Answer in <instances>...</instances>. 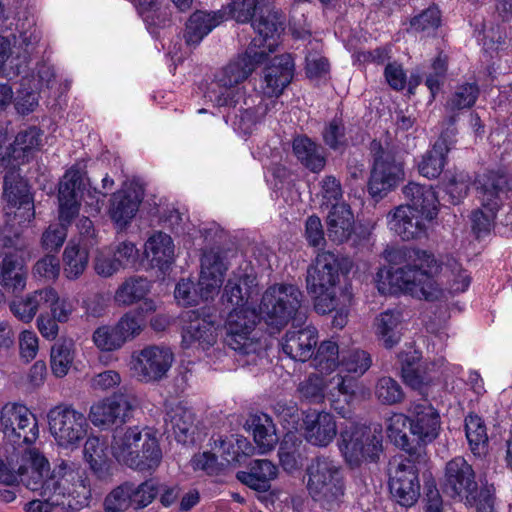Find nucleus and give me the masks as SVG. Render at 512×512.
<instances>
[{
	"mask_svg": "<svg viewBox=\"0 0 512 512\" xmlns=\"http://www.w3.org/2000/svg\"><path fill=\"white\" fill-rule=\"evenodd\" d=\"M84 456L95 474L105 479L108 476L107 454L104 443L97 437H90L84 446Z\"/></svg>",
	"mask_w": 512,
	"mask_h": 512,
	"instance_id": "obj_54",
	"label": "nucleus"
},
{
	"mask_svg": "<svg viewBox=\"0 0 512 512\" xmlns=\"http://www.w3.org/2000/svg\"><path fill=\"white\" fill-rule=\"evenodd\" d=\"M338 433L335 416L327 411L312 410L303 418V435L308 443L316 447H327Z\"/></svg>",
	"mask_w": 512,
	"mask_h": 512,
	"instance_id": "obj_28",
	"label": "nucleus"
},
{
	"mask_svg": "<svg viewBox=\"0 0 512 512\" xmlns=\"http://www.w3.org/2000/svg\"><path fill=\"white\" fill-rule=\"evenodd\" d=\"M45 297V306L49 308V314L60 323H67L75 311V303L67 297H61L58 292L51 287H46Z\"/></svg>",
	"mask_w": 512,
	"mask_h": 512,
	"instance_id": "obj_57",
	"label": "nucleus"
},
{
	"mask_svg": "<svg viewBox=\"0 0 512 512\" xmlns=\"http://www.w3.org/2000/svg\"><path fill=\"white\" fill-rule=\"evenodd\" d=\"M70 170H77L81 175L80 180V188L77 189V201L80 204V200L85 202V205L88 208V212L93 214H98L101 209V205L103 203V198L106 195V191L110 190L114 184L113 179H111L108 175H106L102 179V188L104 191H99L96 188H91L90 183H88L89 188H86L85 179L83 177L82 172L77 168H71Z\"/></svg>",
	"mask_w": 512,
	"mask_h": 512,
	"instance_id": "obj_53",
	"label": "nucleus"
},
{
	"mask_svg": "<svg viewBox=\"0 0 512 512\" xmlns=\"http://www.w3.org/2000/svg\"><path fill=\"white\" fill-rule=\"evenodd\" d=\"M306 289L317 313L335 312L333 327L346 326L353 293L350 286L341 284V263L335 254L321 252L316 256L307 268Z\"/></svg>",
	"mask_w": 512,
	"mask_h": 512,
	"instance_id": "obj_5",
	"label": "nucleus"
},
{
	"mask_svg": "<svg viewBox=\"0 0 512 512\" xmlns=\"http://www.w3.org/2000/svg\"><path fill=\"white\" fill-rule=\"evenodd\" d=\"M441 24V14L437 7L430 6L410 21V28L417 33L433 34Z\"/></svg>",
	"mask_w": 512,
	"mask_h": 512,
	"instance_id": "obj_62",
	"label": "nucleus"
},
{
	"mask_svg": "<svg viewBox=\"0 0 512 512\" xmlns=\"http://www.w3.org/2000/svg\"><path fill=\"white\" fill-rule=\"evenodd\" d=\"M386 258L398 268L378 270L375 282L381 294H408L428 302H442L468 289L470 276L454 259L439 262L434 255L414 248L387 252Z\"/></svg>",
	"mask_w": 512,
	"mask_h": 512,
	"instance_id": "obj_1",
	"label": "nucleus"
},
{
	"mask_svg": "<svg viewBox=\"0 0 512 512\" xmlns=\"http://www.w3.org/2000/svg\"><path fill=\"white\" fill-rule=\"evenodd\" d=\"M156 484L151 481L141 483L124 482L112 489L104 499L105 512L138 511L149 506L157 496Z\"/></svg>",
	"mask_w": 512,
	"mask_h": 512,
	"instance_id": "obj_18",
	"label": "nucleus"
},
{
	"mask_svg": "<svg viewBox=\"0 0 512 512\" xmlns=\"http://www.w3.org/2000/svg\"><path fill=\"white\" fill-rule=\"evenodd\" d=\"M507 179L503 175L492 173L481 188L482 209L473 212L472 229L477 237L488 233L492 227L496 212L506 194Z\"/></svg>",
	"mask_w": 512,
	"mask_h": 512,
	"instance_id": "obj_20",
	"label": "nucleus"
},
{
	"mask_svg": "<svg viewBox=\"0 0 512 512\" xmlns=\"http://www.w3.org/2000/svg\"><path fill=\"white\" fill-rule=\"evenodd\" d=\"M76 356L75 342L72 339L63 338L58 340L50 352V368L52 374L57 378L65 377L74 362Z\"/></svg>",
	"mask_w": 512,
	"mask_h": 512,
	"instance_id": "obj_46",
	"label": "nucleus"
},
{
	"mask_svg": "<svg viewBox=\"0 0 512 512\" xmlns=\"http://www.w3.org/2000/svg\"><path fill=\"white\" fill-rule=\"evenodd\" d=\"M258 321L259 314L254 307L233 308L225 324L229 347L243 354L257 353L261 344L253 332Z\"/></svg>",
	"mask_w": 512,
	"mask_h": 512,
	"instance_id": "obj_17",
	"label": "nucleus"
},
{
	"mask_svg": "<svg viewBox=\"0 0 512 512\" xmlns=\"http://www.w3.org/2000/svg\"><path fill=\"white\" fill-rule=\"evenodd\" d=\"M38 87L32 85V80L23 78L15 98V108L18 113L25 115L35 110L38 105Z\"/></svg>",
	"mask_w": 512,
	"mask_h": 512,
	"instance_id": "obj_61",
	"label": "nucleus"
},
{
	"mask_svg": "<svg viewBox=\"0 0 512 512\" xmlns=\"http://www.w3.org/2000/svg\"><path fill=\"white\" fill-rule=\"evenodd\" d=\"M294 74V61L289 54L275 56L264 69L261 83V92L269 103L260 102L255 109H247L236 114L233 120L234 129L248 134L255 124L269 111V105L275 106L277 102L273 98L279 97L284 88L291 82Z\"/></svg>",
	"mask_w": 512,
	"mask_h": 512,
	"instance_id": "obj_7",
	"label": "nucleus"
},
{
	"mask_svg": "<svg viewBox=\"0 0 512 512\" xmlns=\"http://www.w3.org/2000/svg\"><path fill=\"white\" fill-rule=\"evenodd\" d=\"M46 287L35 290L10 302L11 313L21 322L30 323L42 306H45Z\"/></svg>",
	"mask_w": 512,
	"mask_h": 512,
	"instance_id": "obj_47",
	"label": "nucleus"
},
{
	"mask_svg": "<svg viewBox=\"0 0 512 512\" xmlns=\"http://www.w3.org/2000/svg\"><path fill=\"white\" fill-rule=\"evenodd\" d=\"M479 95V88L474 83H466L457 87L446 104V110L454 112L472 107Z\"/></svg>",
	"mask_w": 512,
	"mask_h": 512,
	"instance_id": "obj_60",
	"label": "nucleus"
},
{
	"mask_svg": "<svg viewBox=\"0 0 512 512\" xmlns=\"http://www.w3.org/2000/svg\"><path fill=\"white\" fill-rule=\"evenodd\" d=\"M136 407L137 399L134 395L124 392L113 393L92 403L88 419L93 426L109 430L129 421Z\"/></svg>",
	"mask_w": 512,
	"mask_h": 512,
	"instance_id": "obj_16",
	"label": "nucleus"
},
{
	"mask_svg": "<svg viewBox=\"0 0 512 512\" xmlns=\"http://www.w3.org/2000/svg\"><path fill=\"white\" fill-rule=\"evenodd\" d=\"M302 292L293 284H274L263 294L260 313L265 322L280 330L292 319L302 321L305 315L300 311Z\"/></svg>",
	"mask_w": 512,
	"mask_h": 512,
	"instance_id": "obj_10",
	"label": "nucleus"
},
{
	"mask_svg": "<svg viewBox=\"0 0 512 512\" xmlns=\"http://www.w3.org/2000/svg\"><path fill=\"white\" fill-rule=\"evenodd\" d=\"M224 21V13L217 12H194L187 24L185 39L189 45L199 44L215 27Z\"/></svg>",
	"mask_w": 512,
	"mask_h": 512,
	"instance_id": "obj_37",
	"label": "nucleus"
},
{
	"mask_svg": "<svg viewBox=\"0 0 512 512\" xmlns=\"http://www.w3.org/2000/svg\"><path fill=\"white\" fill-rule=\"evenodd\" d=\"M41 146V132L31 127L19 132L8 151L11 163L4 176L3 198L6 202L4 211L6 225L2 231L3 245H13L10 235L18 236L20 229L27 227L34 219L33 199L28 184L23 180L16 168L37 151Z\"/></svg>",
	"mask_w": 512,
	"mask_h": 512,
	"instance_id": "obj_4",
	"label": "nucleus"
},
{
	"mask_svg": "<svg viewBox=\"0 0 512 512\" xmlns=\"http://www.w3.org/2000/svg\"><path fill=\"white\" fill-rule=\"evenodd\" d=\"M227 265L218 252L213 250L203 254L198 291L189 279H182L175 288V299L182 306L199 304L200 300H210L218 295L222 286Z\"/></svg>",
	"mask_w": 512,
	"mask_h": 512,
	"instance_id": "obj_9",
	"label": "nucleus"
},
{
	"mask_svg": "<svg viewBox=\"0 0 512 512\" xmlns=\"http://www.w3.org/2000/svg\"><path fill=\"white\" fill-rule=\"evenodd\" d=\"M445 489L452 496L473 505L477 502V483L472 466L462 457L449 461L445 471Z\"/></svg>",
	"mask_w": 512,
	"mask_h": 512,
	"instance_id": "obj_21",
	"label": "nucleus"
},
{
	"mask_svg": "<svg viewBox=\"0 0 512 512\" xmlns=\"http://www.w3.org/2000/svg\"><path fill=\"white\" fill-rule=\"evenodd\" d=\"M431 220L414 211L410 205H400L387 215L388 228L405 241L425 236Z\"/></svg>",
	"mask_w": 512,
	"mask_h": 512,
	"instance_id": "obj_25",
	"label": "nucleus"
},
{
	"mask_svg": "<svg viewBox=\"0 0 512 512\" xmlns=\"http://www.w3.org/2000/svg\"><path fill=\"white\" fill-rule=\"evenodd\" d=\"M278 475V468L266 459L255 460L249 472L240 471L237 479L250 488L258 491H266L270 482Z\"/></svg>",
	"mask_w": 512,
	"mask_h": 512,
	"instance_id": "obj_40",
	"label": "nucleus"
},
{
	"mask_svg": "<svg viewBox=\"0 0 512 512\" xmlns=\"http://www.w3.org/2000/svg\"><path fill=\"white\" fill-rule=\"evenodd\" d=\"M111 450L119 463L140 471L156 468L162 459L154 433L139 426L117 431L113 436Z\"/></svg>",
	"mask_w": 512,
	"mask_h": 512,
	"instance_id": "obj_6",
	"label": "nucleus"
},
{
	"mask_svg": "<svg viewBox=\"0 0 512 512\" xmlns=\"http://www.w3.org/2000/svg\"><path fill=\"white\" fill-rule=\"evenodd\" d=\"M382 431L378 427L351 424L340 432L339 450L351 467L376 462L383 451Z\"/></svg>",
	"mask_w": 512,
	"mask_h": 512,
	"instance_id": "obj_11",
	"label": "nucleus"
},
{
	"mask_svg": "<svg viewBox=\"0 0 512 512\" xmlns=\"http://www.w3.org/2000/svg\"><path fill=\"white\" fill-rule=\"evenodd\" d=\"M81 175L77 170H68L59 185V220L60 224L50 225L42 235V246L46 250H58L64 243L66 225L79 212L77 189L80 188Z\"/></svg>",
	"mask_w": 512,
	"mask_h": 512,
	"instance_id": "obj_12",
	"label": "nucleus"
},
{
	"mask_svg": "<svg viewBox=\"0 0 512 512\" xmlns=\"http://www.w3.org/2000/svg\"><path fill=\"white\" fill-rule=\"evenodd\" d=\"M258 294V283L254 275L233 273L225 285L223 300L234 308L254 307L253 300Z\"/></svg>",
	"mask_w": 512,
	"mask_h": 512,
	"instance_id": "obj_30",
	"label": "nucleus"
},
{
	"mask_svg": "<svg viewBox=\"0 0 512 512\" xmlns=\"http://www.w3.org/2000/svg\"><path fill=\"white\" fill-rule=\"evenodd\" d=\"M124 345L139 337L146 328V320L139 311L125 312L114 324Z\"/></svg>",
	"mask_w": 512,
	"mask_h": 512,
	"instance_id": "obj_55",
	"label": "nucleus"
},
{
	"mask_svg": "<svg viewBox=\"0 0 512 512\" xmlns=\"http://www.w3.org/2000/svg\"><path fill=\"white\" fill-rule=\"evenodd\" d=\"M389 487L392 496L400 505L412 506L420 495V484L415 464L410 460L399 463L391 472Z\"/></svg>",
	"mask_w": 512,
	"mask_h": 512,
	"instance_id": "obj_26",
	"label": "nucleus"
},
{
	"mask_svg": "<svg viewBox=\"0 0 512 512\" xmlns=\"http://www.w3.org/2000/svg\"><path fill=\"white\" fill-rule=\"evenodd\" d=\"M403 194L414 211L434 219L438 213V197L431 186L410 182L403 188Z\"/></svg>",
	"mask_w": 512,
	"mask_h": 512,
	"instance_id": "obj_36",
	"label": "nucleus"
},
{
	"mask_svg": "<svg viewBox=\"0 0 512 512\" xmlns=\"http://www.w3.org/2000/svg\"><path fill=\"white\" fill-rule=\"evenodd\" d=\"M410 434L419 444H429L438 438L441 431L440 413L431 404L413 405L410 410Z\"/></svg>",
	"mask_w": 512,
	"mask_h": 512,
	"instance_id": "obj_27",
	"label": "nucleus"
},
{
	"mask_svg": "<svg viewBox=\"0 0 512 512\" xmlns=\"http://www.w3.org/2000/svg\"><path fill=\"white\" fill-rule=\"evenodd\" d=\"M301 446L302 440L295 433L285 434L278 451L280 464L285 471L292 473L302 467Z\"/></svg>",
	"mask_w": 512,
	"mask_h": 512,
	"instance_id": "obj_50",
	"label": "nucleus"
},
{
	"mask_svg": "<svg viewBox=\"0 0 512 512\" xmlns=\"http://www.w3.org/2000/svg\"><path fill=\"white\" fill-rule=\"evenodd\" d=\"M311 365L314 370L322 375L331 377L341 368V356L339 345L333 340H324L314 349Z\"/></svg>",
	"mask_w": 512,
	"mask_h": 512,
	"instance_id": "obj_38",
	"label": "nucleus"
},
{
	"mask_svg": "<svg viewBox=\"0 0 512 512\" xmlns=\"http://www.w3.org/2000/svg\"><path fill=\"white\" fill-rule=\"evenodd\" d=\"M465 432L474 455H482L487 447L488 436L483 420L475 414H470L465 419Z\"/></svg>",
	"mask_w": 512,
	"mask_h": 512,
	"instance_id": "obj_56",
	"label": "nucleus"
},
{
	"mask_svg": "<svg viewBox=\"0 0 512 512\" xmlns=\"http://www.w3.org/2000/svg\"><path fill=\"white\" fill-rule=\"evenodd\" d=\"M92 342L101 352H115L125 346L114 324L98 326L92 333Z\"/></svg>",
	"mask_w": 512,
	"mask_h": 512,
	"instance_id": "obj_58",
	"label": "nucleus"
},
{
	"mask_svg": "<svg viewBox=\"0 0 512 512\" xmlns=\"http://www.w3.org/2000/svg\"><path fill=\"white\" fill-rule=\"evenodd\" d=\"M0 427L15 444H31L39 436L36 417L29 408L18 402H8L0 409Z\"/></svg>",
	"mask_w": 512,
	"mask_h": 512,
	"instance_id": "obj_19",
	"label": "nucleus"
},
{
	"mask_svg": "<svg viewBox=\"0 0 512 512\" xmlns=\"http://www.w3.org/2000/svg\"><path fill=\"white\" fill-rule=\"evenodd\" d=\"M301 397L314 403H320L328 399L335 410L339 396H344L348 401L356 393V381L353 377H347L342 373H336L331 377L318 372L311 373L298 386Z\"/></svg>",
	"mask_w": 512,
	"mask_h": 512,
	"instance_id": "obj_14",
	"label": "nucleus"
},
{
	"mask_svg": "<svg viewBox=\"0 0 512 512\" xmlns=\"http://www.w3.org/2000/svg\"><path fill=\"white\" fill-rule=\"evenodd\" d=\"M165 422L177 441L185 443L193 431L194 415L181 403L166 404Z\"/></svg>",
	"mask_w": 512,
	"mask_h": 512,
	"instance_id": "obj_43",
	"label": "nucleus"
},
{
	"mask_svg": "<svg viewBox=\"0 0 512 512\" xmlns=\"http://www.w3.org/2000/svg\"><path fill=\"white\" fill-rule=\"evenodd\" d=\"M25 261L17 253H0V284L8 291L21 292L26 287Z\"/></svg>",
	"mask_w": 512,
	"mask_h": 512,
	"instance_id": "obj_33",
	"label": "nucleus"
},
{
	"mask_svg": "<svg viewBox=\"0 0 512 512\" xmlns=\"http://www.w3.org/2000/svg\"><path fill=\"white\" fill-rule=\"evenodd\" d=\"M412 363L406 364L402 368V378L406 385L417 390L422 395L428 394V389L433 380L436 378L435 373L443 368L442 373L445 376L449 374H459L461 367L457 365L447 366L445 360L439 358L437 361L426 363L417 367H412Z\"/></svg>",
	"mask_w": 512,
	"mask_h": 512,
	"instance_id": "obj_29",
	"label": "nucleus"
},
{
	"mask_svg": "<svg viewBox=\"0 0 512 512\" xmlns=\"http://www.w3.org/2000/svg\"><path fill=\"white\" fill-rule=\"evenodd\" d=\"M256 33L246 52L232 59L216 76V87L209 92L210 99L219 107H235L244 97L242 84L278 46L283 22L276 13L269 12L252 21Z\"/></svg>",
	"mask_w": 512,
	"mask_h": 512,
	"instance_id": "obj_3",
	"label": "nucleus"
},
{
	"mask_svg": "<svg viewBox=\"0 0 512 512\" xmlns=\"http://www.w3.org/2000/svg\"><path fill=\"white\" fill-rule=\"evenodd\" d=\"M306 476L307 491L320 506L331 510L341 503L345 493V474L337 460L316 457L307 466Z\"/></svg>",
	"mask_w": 512,
	"mask_h": 512,
	"instance_id": "obj_8",
	"label": "nucleus"
},
{
	"mask_svg": "<svg viewBox=\"0 0 512 512\" xmlns=\"http://www.w3.org/2000/svg\"><path fill=\"white\" fill-rule=\"evenodd\" d=\"M181 345L184 349L207 350L216 342V326L210 316L198 311H188L182 316Z\"/></svg>",
	"mask_w": 512,
	"mask_h": 512,
	"instance_id": "obj_22",
	"label": "nucleus"
},
{
	"mask_svg": "<svg viewBox=\"0 0 512 512\" xmlns=\"http://www.w3.org/2000/svg\"><path fill=\"white\" fill-rule=\"evenodd\" d=\"M404 179L402 163L394 156L382 152L376 157L369 181V192L373 197H383Z\"/></svg>",
	"mask_w": 512,
	"mask_h": 512,
	"instance_id": "obj_23",
	"label": "nucleus"
},
{
	"mask_svg": "<svg viewBox=\"0 0 512 512\" xmlns=\"http://www.w3.org/2000/svg\"><path fill=\"white\" fill-rule=\"evenodd\" d=\"M318 343V331L313 326L299 330H289L282 339L283 352L291 359L305 362L309 360Z\"/></svg>",
	"mask_w": 512,
	"mask_h": 512,
	"instance_id": "obj_31",
	"label": "nucleus"
},
{
	"mask_svg": "<svg viewBox=\"0 0 512 512\" xmlns=\"http://www.w3.org/2000/svg\"><path fill=\"white\" fill-rule=\"evenodd\" d=\"M253 440L260 454L272 451L278 443V435L272 418L264 413L256 414L250 419Z\"/></svg>",
	"mask_w": 512,
	"mask_h": 512,
	"instance_id": "obj_44",
	"label": "nucleus"
},
{
	"mask_svg": "<svg viewBox=\"0 0 512 512\" xmlns=\"http://www.w3.org/2000/svg\"><path fill=\"white\" fill-rule=\"evenodd\" d=\"M401 323V313L396 310H387L375 318L374 332L385 348L390 349L400 341Z\"/></svg>",
	"mask_w": 512,
	"mask_h": 512,
	"instance_id": "obj_39",
	"label": "nucleus"
},
{
	"mask_svg": "<svg viewBox=\"0 0 512 512\" xmlns=\"http://www.w3.org/2000/svg\"><path fill=\"white\" fill-rule=\"evenodd\" d=\"M212 450L215 451L218 457L222 458L225 465H237L248 456L252 447L244 437L230 436L225 439L221 437L214 439Z\"/></svg>",
	"mask_w": 512,
	"mask_h": 512,
	"instance_id": "obj_42",
	"label": "nucleus"
},
{
	"mask_svg": "<svg viewBox=\"0 0 512 512\" xmlns=\"http://www.w3.org/2000/svg\"><path fill=\"white\" fill-rule=\"evenodd\" d=\"M372 359L368 352L362 349L342 351L341 369L337 373L347 377H353L355 381L363 376L371 367ZM358 382H356V386Z\"/></svg>",
	"mask_w": 512,
	"mask_h": 512,
	"instance_id": "obj_51",
	"label": "nucleus"
},
{
	"mask_svg": "<svg viewBox=\"0 0 512 512\" xmlns=\"http://www.w3.org/2000/svg\"><path fill=\"white\" fill-rule=\"evenodd\" d=\"M144 255L151 266L164 271L174 261V243L170 235L153 233L145 242Z\"/></svg>",
	"mask_w": 512,
	"mask_h": 512,
	"instance_id": "obj_35",
	"label": "nucleus"
},
{
	"mask_svg": "<svg viewBox=\"0 0 512 512\" xmlns=\"http://www.w3.org/2000/svg\"><path fill=\"white\" fill-rule=\"evenodd\" d=\"M454 135V130L446 131L435 142L432 149L423 155L422 160L418 164L419 173L426 178L438 177L446 163V155L449 152L453 140L449 139Z\"/></svg>",
	"mask_w": 512,
	"mask_h": 512,
	"instance_id": "obj_34",
	"label": "nucleus"
},
{
	"mask_svg": "<svg viewBox=\"0 0 512 512\" xmlns=\"http://www.w3.org/2000/svg\"><path fill=\"white\" fill-rule=\"evenodd\" d=\"M19 36H13V45L8 37L0 35V69L10 60L12 67L19 69V64L14 59L23 58L26 61L28 55L34 50L39 41V33L34 27V21L27 19V25L22 23L17 26Z\"/></svg>",
	"mask_w": 512,
	"mask_h": 512,
	"instance_id": "obj_24",
	"label": "nucleus"
},
{
	"mask_svg": "<svg viewBox=\"0 0 512 512\" xmlns=\"http://www.w3.org/2000/svg\"><path fill=\"white\" fill-rule=\"evenodd\" d=\"M49 432L56 444L74 449L85 439L89 424L86 416L71 405L61 404L47 413Z\"/></svg>",
	"mask_w": 512,
	"mask_h": 512,
	"instance_id": "obj_13",
	"label": "nucleus"
},
{
	"mask_svg": "<svg viewBox=\"0 0 512 512\" xmlns=\"http://www.w3.org/2000/svg\"><path fill=\"white\" fill-rule=\"evenodd\" d=\"M150 289V282L146 278L130 277L117 288L114 301L119 306H132L142 301Z\"/></svg>",
	"mask_w": 512,
	"mask_h": 512,
	"instance_id": "obj_48",
	"label": "nucleus"
},
{
	"mask_svg": "<svg viewBox=\"0 0 512 512\" xmlns=\"http://www.w3.org/2000/svg\"><path fill=\"white\" fill-rule=\"evenodd\" d=\"M22 460L20 481L46 498L27 502L25 512H52L54 506L79 511L88 506L91 489L77 464L62 461L51 470L48 460L35 448L27 449Z\"/></svg>",
	"mask_w": 512,
	"mask_h": 512,
	"instance_id": "obj_2",
	"label": "nucleus"
},
{
	"mask_svg": "<svg viewBox=\"0 0 512 512\" xmlns=\"http://www.w3.org/2000/svg\"><path fill=\"white\" fill-rule=\"evenodd\" d=\"M142 199L140 189L126 187L117 191L110 199V218L118 227L124 228L135 217Z\"/></svg>",
	"mask_w": 512,
	"mask_h": 512,
	"instance_id": "obj_32",
	"label": "nucleus"
},
{
	"mask_svg": "<svg viewBox=\"0 0 512 512\" xmlns=\"http://www.w3.org/2000/svg\"><path fill=\"white\" fill-rule=\"evenodd\" d=\"M410 415L393 413L386 419V433L389 440L400 449L412 452L413 440L410 438Z\"/></svg>",
	"mask_w": 512,
	"mask_h": 512,
	"instance_id": "obj_49",
	"label": "nucleus"
},
{
	"mask_svg": "<svg viewBox=\"0 0 512 512\" xmlns=\"http://www.w3.org/2000/svg\"><path fill=\"white\" fill-rule=\"evenodd\" d=\"M87 244L80 246L74 240H71L63 253L64 273L68 279H76L87 267L88 249Z\"/></svg>",
	"mask_w": 512,
	"mask_h": 512,
	"instance_id": "obj_52",
	"label": "nucleus"
},
{
	"mask_svg": "<svg viewBox=\"0 0 512 512\" xmlns=\"http://www.w3.org/2000/svg\"><path fill=\"white\" fill-rule=\"evenodd\" d=\"M329 237L336 242L347 240L353 232L354 216L345 204H334L327 216Z\"/></svg>",
	"mask_w": 512,
	"mask_h": 512,
	"instance_id": "obj_41",
	"label": "nucleus"
},
{
	"mask_svg": "<svg viewBox=\"0 0 512 512\" xmlns=\"http://www.w3.org/2000/svg\"><path fill=\"white\" fill-rule=\"evenodd\" d=\"M293 153L312 172H319L325 166L322 148L307 136H298L293 140Z\"/></svg>",
	"mask_w": 512,
	"mask_h": 512,
	"instance_id": "obj_45",
	"label": "nucleus"
},
{
	"mask_svg": "<svg viewBox=\"0 0 512 512\" xmlns=\"http://www.w3.org/2000/svg\"><path fill=\"white\" fill-rule=\"evenodd\" d=\"M94 270L101 277H111L120 270L112 249L104 248L97 251L94 259Z\"/></svg>",
	"mask_w": 512,
	"mask_h": 512,
	"instance_id": "obj_64",
	"label": "nucleus"
},
{
	"mask_svg": "<svg viewBox=\"0 0 512 512\" xmlns=\"http://www.w3.org/2000/svg\"><path fill=\"white\" fill-rule=\"evenodd\" d=\"M374 393L382 404L392 405L404 399L400 384L391 377L380 378L375 385Z\"/></svg>",
	"mask_w": 512,
	"mask_h": 512,
	"instance_id": "obj_63",
	"label": "nucleus"
},
{
	"mask_svg": "<svg viewBox=\"0 0 512 512\" xmlns=\"http://www.w3.org/2000/svg\"><path fill=\"white\" fill-rule=\"evenodd\" d=\"M271 3V0H231L229 12L231 17L239 23H247L253 19L257 12Z\"/></svg>",
	"mask_w": 512,
	"mask_h": 512,
	"instance_id": "obj_59",
	"label": "nucleus"
},
{
	"mask_svg": "<svg viewBox=\"0 0 512 512\" xmlns=\"http://www.w3.org/2000/svg\"><path fill=\"white\" fill-rule=\"evenodd\" d=\"M174 363V353L166 346L147 345L131 355L129 369L141 383H156L167 377Z\"/></svg>",
	"mask_w": 512,
	"mask_h": 512,
	"instance_id": "obj_15",
	"label": "nucleus"
}]
</instances>
